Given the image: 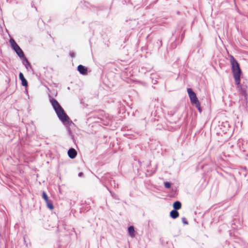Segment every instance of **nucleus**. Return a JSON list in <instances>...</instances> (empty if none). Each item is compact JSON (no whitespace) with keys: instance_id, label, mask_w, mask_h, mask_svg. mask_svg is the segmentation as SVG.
I'll use <instances>...</instances> for the list:
<instances>
[{"instance_id":"1","label":"nucleus","mask_w":248,"mask_h":248,"mask_svg":"<svg viewBox=\"0 0 248 248\" xmlns=\"http://www.w3.org/2000/svg\"><path fill=\"white\" fill-rule=\"evenodd\" d=\"M49 100L59 119L64 124H69L70 122V119L67 115L65 113L63 109L60 106L58 102L56 99L52 97L50 98Z\"/></svg>"},{"instance_id":"2","label":"nucleus","mask_w":248,"mask_h":248,"mask_svg":"<svg viewBox=\"0 0 248 248\" xmlns=\"http://www.w3.org/2000/svg\"><path fill=\"white\" fill-rule=\"evenodd\" d=\"M230 62L232 67V72L233 73L235 84L237 85H239L240 82V75L241 73L239 65L232 56H231L230 57Z\"/></svg>"},{"instance_id":"3","label":"nucleus","mask_w":248,"mask_h":248,"mask_svg":"<svg viewBox=\"0 0 248 248\" xmlns=\"http://www.w3.org/2000/svg\"><path fill=\"white\" fill-rule=\"evenodd\" d=\"M187 92L188 94L190 101L193 105H194L198 109L200 112H201L202 110L201 108L200 103L197 97L196 93L193 91L191 88H188Z\"/></svg>"},{"instance_id":"4","label":"nucleus","mask_w":248,"mask_h":248,"mask_svg":"<svg viewBox=\"0 0 248 248\" xmlns=\"http://www.w3.org/2000/svg\"><path fill=\"white\" fill-rule=\"evenodd\" d=\"M10 43L11 44V47L16 52V54L21 59L22 57H24V54L22 50L20 48L19 46L16 44L15 41L13 39L10 40Z\"/></svg>"},{"instance_id":"5","label":"nucleus","mask_w":248,"mask_h":248,"mask_svg":"<svg viewBox=\"0 0 248 248\" xmlns=\"http://www.w3.org/2000/svg\"><path fill=\"white\" fill-rule=\"evenodd\" d=\"M42 198L45 201L47 207L50 210H52L54 209V206L52 201L49 200L47 197V194L45 192H43L42 193Z\"/></svg>"},{"instance_id":"6","label":"nucleus","mask_w":248,"mask_h":248,"mask_svg":"<svg viewBox=\"0 0 248 248\" xmlns=\"http://www.w3.org/2000/svg\"><path fill=\"white\" fill-rule=\"evenodd\" d=\"M68 155L70 158L73 159L77 156V152L75 149L71 148L68 151Z\"/></svg>"},{"instance_id":"7","label":"nucleus","mask_w":248,"mask_h":248,"mask_svg":"<svg viewBox=\"0 0 248 248\" xmlns=\"http://www.w3.org/2000/svg\"><path fill=\"white\" fill-rule=\"evenodd\" d=\"M78 70L82 75H86L87 74V68L82 65L78 66Z\"/></svg>"},{"instance_id":"8","label":"nucleus","mask_w":248,"mask_h":248,"mask_svg":"<svg viewBox=\"0 0 248 248\" xmlns=\"http://www.w3.org/2000/svg\"><path fill=\"white\" fill-rule=\"evenodd\" d=\"M19 78L21 80L22 85L25 87H27L28 85V82L26 78H24L23 74L21 72L19 74Z\"/></svg>"},{"instance_id":"9","label":"nucleus","mask_w":248,"mask_h":248,"mask_svg":"<svg viewBox=\"0 0 248 248\" xmlns=\"http://www.w3.org/2000/svg\"><path fill=\"white\" fill-rule=\"evenodd\" d=\"M21 59H22V63L25 66L27 69H29V68H31V65L25 56Z\"/></svg>"},{"instance_id":"10","label":"nucleus","mask_w":248,"mask_h":248,"mask_svg":"<svg viewBox=\"0 0 248 248\" xmlns=\"http://www.w3.org/2000/svg\"><path fill=\"white\" fill-rule=\"evenodd\" d=\"M128 232L129 236L131 237L135 236V230L133 226H130L128 228Z\"/></svg>"},{"instance_id":"11","label":"nucleus","mask_w":248,"mask_h":248,"mask_svg":"<svg viewBox=\"0 0 248 248\" xmlns=\"http://www.w3.org/2000/svg\"><path fill=\"white\" fill-rule=\"evenodd\" d=\"M170 216L173 219L176 218L179 216V213L176 210H173L170 212Z\"/></svg>"},{"instance_id":"12","label":"nucleus","mask_w":248,"mask_h":248,"mask_svg":"<svg viewBox=\"0 0 248 248\" xmlns=\"http://www.w3.org/2000/svg\"><path fill=\"white\" fill-rule=\"evenodd\" d=\"M181 203L179 201L175 202L173 204V207L175 210H179L181 208Z\"/></svg>"},{"instance_id":"13","label":"nucleus","mask_w":248,"mask_h":248,"mask_svg":"<svg viewBox=\"0 0 248 248\" xmlns=\"http://www.w3.org/2000/svg\"><path fill=\"white\" fill-rule=\"evenodd\" d=\"M164 186L166 188H170L171 186V184L169 182H166L164 183Z\"/></svg>"},{"instance_id":"14","label":"nucleus","mask_w":248,"mask_h":248,"mask_svg":"<svg viewBox=\"0 0 248 248\" xmlns=\"http://www.w3.org/2000/svg\"><path fill=\"white\" fill-rule=\"evenodd\" d=\"M182 220L183 223L184 224H186V225L188 224V222H187V221L186 220V219L185 217H183L182 218Z\"/></svg>"},{"instance_id":"15","label":"nucleus","mask_w":248,"mask_h":248,"mask_svg":"<svg viewBox=\"0 0 248 248\" xmlns=\"http://www.w3.org/2000/svg\"><path fill=\"white\" fill-rule=\"evenodd\" d=\"M241 91L242 94L243 95H244L245 96H246L247 95L246 92L243 88H241Z\"/></svg>"},{"instance_id":"16","label":"nucleus","mask_w":248,"mask_h":248,"mask_svg":"<svg viewBox=\"0 0 248 248\" xmlns=\"http://www.w3.org/2000/svg\"><path fill=\"white\" fill-rule=\"evenodd\" d=\"M70 56L72 57H75V54L74 52H71L70 53Z\"/></svg>"},{"instance_id":"17","label":"nucleus","mask_w":248,"mask_h":248,"mask_svg":"<svg viewBox=\"0 0 248 248\" xmlns=\"http://www.w3.org/2000/svg\"><path fill=\"white\" fill-rule=\"evenodd\" d=\"M83 175V173L82 172H79L78 174V176L79 177H81Z\"/></svg>"}]
</instances>
